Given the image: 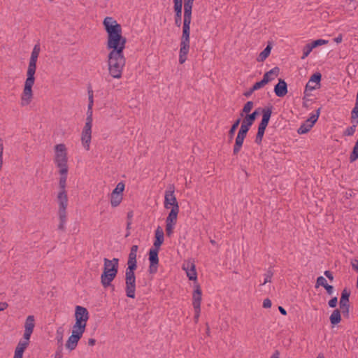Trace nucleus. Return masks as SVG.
Wrapping results in <instances>:
<instances>
[{
    "mask_svg": "<svg viewBox=\"0 0 358 358\" xmlns=\"http://www.w3.org/2000/svg\"><path fill=\"white\" fill-rule=\"evenodd\" d=\"M41 52L39 44H36L31 51L26 71L25 80L23 83L22 91L20 94V106H28L34 99L33 87L36 82V64Z\"/></svg>",
    "mask_w": 358,
    "mask_h": 358,
    "instance_id": "nucleus-1",
    "label": "nucleus"
},
{
    "mask_svg": "<svg viewBox=\"0 0 358 358\" xmlns=\"http://www.w3.org/2000/svg\"><path fill=\"white\" fill-rule=\"evenodd\" d=\"M194 0H184L182 34L180 38L179 62L183 64L187 58L190 47V24L192 18V8Z\"/></svg>",
    "mask_w": 358,
    "mask_h": 358,
    "instance_id": "nucleus-2",
    "label": "nucleus"
},
{
    "mask_svg": "<svg viewBox=\"0 0 358 358\" xmlns=\"http://www.w3.org/2000/svg\"><path fill=\"white\" fill-rule=\"evenodd\" d=\"M164 206L171 211L166 220V233L168 236L173 234L179 213V205L175 195V187L169 185L164 192Z\"/></svg>",
    "mask_w": 358,
    "mask_h": 358,
    "instance_id": "nucleus-3",
    "label": "nucleus"
},
{
    "mask_svg": "<svg viewBox=\"0 0 358 358\" xmlns=\"http://www.w3.org/2000/svg\"><path fill=\"white\" fill-rule=\"evenodd\" d=\"M119 260L117 258L103 259V273L101 275V283L104 288L109 287L115 278L118 271Z\"/></svg>",
    "mask_w": 358,
    "mask_h": 358,
    "instance_id": "nucleus-4",
    "label": "nucleus"
},
{
    "mask_svg": "<svg viewBox=\"0 0 358 358\" xmlns=\"http://www.w3.org/2000/svg\"><path fill=\"white\" fill-rule=\"evenodd\" d=\"M109 73L114 78H120L125 65L123 52L110 51L108 56Z\"/></svg>",
    "mask_w": 358,
    "mask_h": 358,
    "instance_id": "nucleus-5",
    "label": "nucleus"
},
{
    "mask_svg": "<svg viewBox=\"0 0 358 358\" xmlns=\"http://www.w3.org/2000/svg\"><path fill=\"white\" fill-rule=\"evenodd\" d=\"M53 161L56 167L59 169H69L68 148L64 143H58L53 148Z\"/></svg>",
    "mask_w": 358,
    "mask_h": 358,
    "instance_id": "nucleus-6",
    "label": "nucleus"
},
{
    "mask_svg": "<svg viewBox=\"0 0 358 358\" xmlns=\"http://www.w3.org/2000/svg\"><path fill=\"white\" fill-rule=\"evenodd\" d=\"M89 319V313L87 310L80 306H77L75 310V324L72 328L85 331L87 322Z\"/></svg>",
    "mask_w": 358,
    "mask_h": 358,
    "instance_id": "nucleus-7",
    "label": "nucleus"
},
{
    "mask_svg": "<svg viewBox=\"0 0 358 358\" xmlns=\"http://www.w3.org/2000/svg\"><path fill=\"white\" fill-rule=\"evenodd\" d=\"M126 40L122 33L108 36L107 48L111 51L123 52Z\"/></svg>",
    "mask_w": 358,
    "mask_h": 358,
    "instance_id": "nucleus-8",
    "label": "nucleus"
},
{
    "mask_svg": "<svg viewBox=\"0 0 358 358\" xmlns=\"http://www.w3.org/2000/svg\"><path fill=\"white\" fill-rule=\"evenodd\" d=\"M124 189V183L123 182H120L117 184L115 188L112 191L110 195V203L112 207H117L122 203Z\"/></svg>",
    "mask_w": 358,
    "mask_h": 358,
    "instance_id": "nucleus-9",
    "label": "nucleus"
},
{
    "mask_svg": "<svg viewBox=\"0 0 358 358\" xmlns=\"http://www.w3.org/2000/svg\"><path fill=\"white\" fill-rule=\"evenodd\" d=\"M182 268L189 280L197 283V272L195 262L193 259H185L182 263Z\"/></svg>",
    "mask_w": 358,
    "mask_h": 358,
    "instance_id": "nucleus-10",
    "label": "nucleus"
},
{
    "mask_svg": "<svg viewBox=\"0 0 358 358\" xmlns=\"http://www.w3.org/2000/svg\"><path fill=\"white\" fill-rule=\"evenodd\" d=\"M135 270L127 268L126 270V292L127 296L130 298L135 297L136 278L134 275Z\"/></svg>",
    "mask_w": 358,
    "mask_h": 358,
    "instance_id": "nucleus-11",
    "label": "nucleus"
},
{
    "mask_svg": "<svg viewBox=\"0 0 358 358\" xmlns=\"http://www.w3.org/2000/svg\"><path fill=\"white\" fill-rule=\"evenodd\" d=\"M271 116V110L270 109H264L263 110L262 119L258 127V131L256 136V143H260L264 136L266 128L268 124Z\"/></svg>",
    "mask_w": 358,
    "mask_h": 358,
    "instance_id": "nucleus-12",
    "label": "nucleus"
},
{
    "mask_svg": "<svg viewBox=\"0 0 358 358\" xmlns=\"http://www.w3.org/2000/svg\"><path fill=\"white\" fill-rule=\"evenodd\" d=\"M84 333V331L72 328L71 334L66 342L65 348L69 351L75 350Z\"/></svg>",
    "mask_w": 358,
    "mask_h": 358,
    "instance_id": "nucleus-13",
    "label": "nucleus"
},
{
    "mask_svg": "<svg viewBox=\"0 0 358 358\" xmlns=\"http://www.w3.org/2000/svg\"><path fill=\"white\" fill-rule=\"evenodd\" d=\"M103 24L108 34V36L122 33V28L120 24H119L117 22L111 17H105L103 22Z\"/></svg>",
    "mask_w": 358,
    "mask_h": 358,
    "instance_id": "nucleus-14",
    "label": "nucleus"
},
{
    "mask_svg": "<svg viewBox=\"0 0 358 358\" xmlns=\"http://www.w3.org/2000/svg\"><path fill=\"white\" fill-rule=\"evenodd\" d=\"M319 115L320 109H318L315 113L310 115V117L300 126L297 132L299 134H304L308 132L318 120Z\"/></svg>",
    "mask_w": 358,
    "mask_h": 358,
    "instance_id": "nucleus-15",
    "label": "nucleus"
},
{
    "mask_svg": "<svg viewBox=\"0 0 358 358\" xmlns=\"http://www.w3.org/2000/svg\"><path fill=\"white\" fill-rule=\"evenodd\" d=\"M155 238L153 248L149 252V272L150 273H155L157 272V230L155 231Z\"/></svg>",
    "mask_w": 358,
    "mask_h": 358,
    "instance_id": "nucleus-16",
    "label": "nucleus"
},
{
    "mask_svg": "<svg viewBox=\"0 0 358 358\" xmlns=\"http://www.w3.org/2000/svg\"><path fill=\"white\" fill-rule=\"evenodd\" d=\"M92 126L84 125L80 136L81 144L86 150H90L92 140Z\"/></svg>",
    "mask_w": 358,
    "mask_h": 358,
    "instance_id": "nucleus-17",
    "label": "nucleus"
},
{
    "mask_svg": "<svg viewBox=\"0 0 358 358\" xmlns=\"http://www.w3.org/2000/svg\"><path fill=\"white\" fill-rule=\"evenodd\" d=\"M321 79L322 75L319 72L312 75L306 85L305 92H312L319 89L320 87Z\"/></svg>",
    "mask_w": 358,
    "mask_h": 358,
    "instance_id": "nucleus-18",
    "label": "nucleus"
},
{
    "mask_svg": "<svg viewBox=\"0 0 358 358\" xmlns=\"http://www.w3.org/2000/svg\"><path fill=\"white\" fill-rule=\"evenodd\" d=\"M35 327V317L34 315H29L27 317L24 325V334L23 338L24 339H30L31 336L34 331V329Z\"/></svg>",
    "mask_w": 358,
    "mask_h": 358,
    "instance_id": "nucleus-19",
    "label": "nucleus"
},
{
    "mask_svg": "<svg viewBox=\"0 0 358 358\" xmlns=\"http://www.w3.org/2000/svg\"><path fill=\"white\" fill-rule=\"evenodd\" d=\"M257 115H258V113L255 110L253 113H252L249 115H245L244 117H243V120L241 122V125L240 129L243 130L245 132H248L249 131L250 127L254 123Z\"/></svg>",
    "mask_w": 358,
    "mask_h": 358,
    "instance_id": "nucleus-20",
    "label": "nucleus"
},
{
    "mask_svg": "<svg viewBox=\"0 0 358 358\" xmlns=\"http://www.w3.org/2000/svg\"><path fill=\"white\" fill-rule=\"evenodd\" d=\"M202 299L201 289L198 283L194 284V291L192 293V306L193 308H201Z\"/></svg>",
    "mask_w": 358,
    "mask_h": 358,
    "instance_id": "nucleus-21",
    "label": "nucleus"
},
{
    "mask_svg": "<svg viewBox=\"0 0 358 358\" xmlns=\"http://www.w3.org/2000/svg\"><path fill=\"white\" fill-rule=\"evenodd\" d=\"M58 211L66 210L68 206V196L66 192L58 191L57 194Z\"/></svg>",
    "mask_w": 358,
    "mask_h": 358,
    "instance_id": "nucleus-22",
    "label": "nucleus"
},
{
    "mask_svg": "<svg viewBox=\"0 0 358 358\" xmlns=\"http://www.w3.org/2000/svg\"><path fill=\"white\" fill-rule=\"evenodd\" d=\"M247 133L248 132L239 129L235 140V144L233 149V152L234 155H237L240 152L243 146L244 139L247 136Z\"/></svg>",
    "mask_w": 358,
    "mask_h": 358,
    "instance_id": "nucleus-23",
    "label": "nucleus"
},
{
    "mask_svg": "<svg viewBox=\"0 0 358 358\" xmlns=\"http://www.w3.org/2000/svg\"><path fill=\"white\" fill-rule=\"evenodd\" d=\"M138 245H133L131 248L128 262H127V268H130L131 270H136V255L138 252Z\"/></svg>",
    "mask_w": 358,
    "mask_h": 358,
    "instance_id": "nucleus-24",
    "label": "nucleus"
},
{
    "mask_svg": "<svg viewBox=\"0 0 358 358\" xmlns=\"http://www.w3.org/2000/svg\"><path fill=\"white\" fill-rule=\"evenodd\" d=\"M173 9L176 13L175 22L177 26L181 24L182 10V0H173Z\"/></svg>",
    "mask_w": 358,
    "mask_h": 358,
    "instance_id": "nucleus-25",
    "label": "nucleus"
},
{
    "mask_svg": "<svg viewBox=\"0 0 358 358\" xmlns=\"http://www.w3.org/2000/svg\"><path fill=\"white\" fill-rule=\"evenodd\" d=\"M349 296L350 292L344 289L340 299V308L343 313H348L349 311Z\"/></svg>",
    "mask_w": 358,
    "mask_h": 358,
    "instance_id": "nucleus-26",
    "label": "nucleus"
},
{
    "mask_svg": "<svg viewBox=\"0 0 358 358\" xmlns=\"http://www.w3.org/2000/svg\"><path fill=\"white\" fill-rule=\"evenodd\" d=\"M274 92L276 96L279 97L284 96L287 93V85L285 81L280 79L274 87Z\"/></svg>",
    "mask_w": 358,
    "mask_h": 358,
    "instance_id": "nucleus-27",
    "label": "nucleus"
},
{
    "mask_svg": "<svg viewBox=\"0 0 358 358\" xmlns=\"http://www.w3.org/2000/svg\"><path fill=\"white\" fill-rule=\"evenodd\" d=\"M69 169H59L58 172L59 174V191H66V180H67V175H68Z\"/></svg>",
    "mask_w": 358,
    "mask_h": 358,
    "instance_id": "nucleus-28",
    "label": "nucleus"
},
{
    "mask_svg": "<svg viewBox=\"0 0 358 358\" xmlns=\"http://www.w3.org/2000/svg\"><path fill=\"white\" fill-rule=\"evenodd\" d=\"M280 69L278 67H274L270 71H267L264 73L263 76V80L267 84L273 80H274L279 75Z\"/></svg>",
    "mask_w": 358,
    "mask_h": 358,
    "instance_id": "nucleus-29",
    "label": "nucleus"
},
{
    "mask_svg": "<svg viewBox=\"0 0 358 358\" xmlns=\"http://www.w3.org/2000/svg\"><path fill=\"white\" fill-rule=\"evenodd\" d=\"M29 340L30 339H24V338L22 340H20L16 346L15 353L23 356V353H24V350H26V348L28 347V345L29 344Z\"/></svg>",
    "mask_w": 358,
    "mask_h": 358,
    "instance_id": "nucleus-30",
    "label": "nucleus"
},
{
    "mask_svg": "<svg viewBox=\"0 0 358 358\" xmlns=\"http://www.w3.org/2000/svg\"><path fill=\"white\" fill-rule=\"evenodd\" d=\"M272 45L271 43H268L264 50L259 54L258 57H257V61L258 62H262L266 60V58L270 55Z\"/></svg>",
    "mask_w": 358,
    "mask_h": 358,
    "instance_id": "nucleus-31",
    "label": "nucleus"
},
{
    "mask_svg": "<svg viewBox=\"0 0 358 358\" xmlns=\"http://www.w3.org/2000/svg\"><path fill=\"white\" fill-rule=\"evenodd\" d=\"M329 319L331 324H338L341 320L340 311L338 310H334L331 314Z\"/></svg>",
    "mask_w": 358,
    "mask_h": 358,
    "instance_id": "nucleus-32",
    "label": "nucleus"
},
{
    "mask_svg": "<svg viewBox=\"0 0 358 358\" xmlns=\"http://www.w3.org/2000/svg\"><path fill=\"white\" fill-rule=\"evenodd\" d=\"M59 224L58 225V228L60 230H64L65 225L66 222V210L58 211Z\"/></svg>",
    "mask_w": 358,
    "mask_h": 358,
    "instance_id": "nucleus-33",
    "label": "nucleus"
},
{
    "mask_svg": "<svg viewBox=\"0 0 358 358\" xmlns=\"http://www.w3.org/2000/svg\"><path fill=\"white\" fill-rule=\"evenodd\" d=\"M254 107V103L252 101H248L243 106L242 110L240 113L241 117H244L245 115H249L250 111Z\"/></svg>",
    "mask_w": 358,
    "mask_h": 358,
    "instance_id": "nucleus-34",
    "label": "nucleus"
},
{
    "mask_svg": "<svg viewBox=\"0 0 358 358\" xmlns=\"http://www.w3.org/2000/svg\"><path fill=\"white\" fill-rule=\"evenodd\" d=\"M92 114H93L92 108H90V106H88L87 110V117L85 120V125L92 126V122H93Z\"/></svg>",
    "mask_w": 358,
    "mask_h": 358,
    "instance_id": "nucleus-35",
    "label": "nucleus"
},
{
    "mask_svg": "<svg viewBox=\"0 0 358 358\" xmlns=\"http://www.w3.org/2000/svg\"><path fill=\"white\" fill-rule=\"evenodd\" d=\"M313 50V48L312 47L311 44L307 43L302 50V56L301 59H305L311 52V51Z\"/></svg>",
    "mask_w": 358,
    "mask_h": 358,
    "instance_id": "nucleus-36",
    "label": "nucleus"
},
{
    "mask_svg": "<svg viewBox=\"0 0 358 358\" xmlns=\"http://www.w3.org/2000/svg\"><path fill=\"white\" fill-rule=\"evenodd\" d=\"M352 121L353 123H358V100L357 99L355 106L352 111Z\"/></svg>",
    "mask_w": 358,
    "mask_h": 358,
    "instance_id": "nucleus-37",
    "label": "nucleus"
},
{
    "mask_svg": "<svg viewBox=\"0 0 358 358\" xmlns=\"http://www.w3.org/2000/svg\"><path fill=\"white\" fill-rule=\"evenodd\" d=\"M64 338V329L60 327L56 331V340L58 343H62Z\"/></svg>",
    "mask_w": 358,
    "mask_h": 358,
    "instance_id": "nucleus-38",
    "label": "nucleus"
},
{
    "mask_svg": "<svg viewBox=\"0 0 358 358\" xmlns=\"http://www.w3.org/2000/svg\"><path fill=\"white\" fill-rule=\"evenodd\" d=\"M328 43H329V41L327 40L318 39V40L313 41L310 43L311 44L312 47L314 49L318 46L327 45Z\"/></svg>",
    "mask_w": 358,
    "mask_h": 358,
    "instance_id": "nucleus-39",
    "label": "nucleus"
},
{
    "mask_svg": "<svg viewBox=\"0 0 358 358\" xmlns=\"http://www.w3.org/2000/svg\"><path fill=\"white\" fill-rule=\"evenodd\" d=\"M356 124H357L355 123L352 126L347 127L344 131L343 134L347 136H352L356 131Z\"/></svg>",
    "mask_w": 358,
    "mask_h": 358,
    "instance_id": "nucleus-40",
    "label": "nucleus"
},
{
    "mask_svg": "<svg viewBox=\"0 0 358 358\" xmlns=\"http://www.w3.org/2000/svg\"><path fill=\"white\" fill-rule=\"evenodd\" d=\"M328 285L327 280L323 276H320L317 278V282L315 285V287L317 288L320 286H322L323 287H326Z\"/></svg>",
    "mask_w": 358,
    "mask_h": 358,
    "instance_id": "nucleus-41",
    "label": "nucleus"
},
{
    "mask_svg": "<svg viewBox=\"0 0 358 358\" xmlns=\"http://www.w3.org/2000/svg\"><path fill=\"white\" fill-rule=\"evenodd\" d=\"M241 123V119H238L236 120V122L233 124V125L231 126L229 131V134L231 138L233 137L237 127H238V125L240 124Z\"/></svg>",
    "mask_w": 358,
    "mask_h": 358,
    "instance_id": "nucleus-42",
    "label": "nucleus"
},
{
    "mask_svg": "<svg viewBox=\"0 0 358 358\" xmlns=\"http://www.w3.org/2000/svg\"><path fill=\"white\" fill-rule=\"evenodd\" d=\"M266 85L265 81L262 79V80L257 82L254 84V85L252 87V91H256L258 90L263 87H264Z\"/></svg>",
    "mask_w": 358,
    "mask_h": 358,
    "instance_id": "nucleus-43",
    "label": "nucleus"
},
{
    "mask_svg": "<svg viewBox=\"0 0 358 358\" xmlns=\"http://www.w3.org/2000/svg\"><path fill=\"white\" fill-rule=\"evenodd\" d=\"M273 277V273L271 271H267L264 275V282L262 283V285L266 284L267 282H270L271 281Z\"/></svg>",
    "mask_w": 358,
    "mask_h": 358,
    "instance_id": "nucleus-44",
    "label": "nucleus"
},
{
    "mask_svg": "<svg viewBox=\"0 0 358 358\" xmlns=\"http://www.w3.org/2000/svg\"><path fill=\"white\" fill-rule=\"evenodd\" d=\"M164 242V232L162 229H158V248Z\"/></svg>",
    "mask_w": 358,
    "mask_h": 358,
    "instance_id": "nucleus-45",
    "label": "nucleus"
},
{
    "mask_svg": "<svg viewBox=\"0 0 358 358\" xmlns=\"http://www.w3.org/2000/svg\"><path fill=\"white\" fill-rule=\"evenodd\" d=\"M194 320L195 323H197L199 322V319L201 315V308H194Z\"/></svg>",
    "mask_w": 358,
    "mask_h": 358,
    "instance_id": "nucleus-46",
    "label": "nucleus"
},
{
    "mask_svg": "<svg viewBox=\"0 0 358 358\" xmlns=\"http://www.w3.org/2000/svg\"><path fill=\"white\" fill-rule=\"evenodd\" d=\"M88 99H89L88 106H90V108H92L93 105H94V99H93V92L92 90L88 92Z\"/></svg>",
    "mask_w": 358,
    "mask_h": 358,
    "instance_id": "nucleus-47",
    "label": "nucleus"
},
{
    "mask_svg": "<svg viewBox=\"0 0 358 358\" xmlns=\"http://www.w3.org/2000/svg\"><path fill=\"white\" fill-rule=\"evenodd\" d=\"M337 303H338L337 297H334V298H332L331 300H329V306L331 308H334V307H336V306Z\"/></svg>",
    "mask_w": 358,
    "mask_h": 358,
    "instance_id": "nucleus-48",
    "label": "nucleus"
},
{
    "mask_svg": "<svg viewBox=\"0 0 358 358\" xmlns=\"http://www.w3.org/2000/svg\"><path fill=\"white\" fill-rule=\"evenodd\" d=\"M272 303L271 301L268 299H266L263 301V307L264 308H269L271 307Z\"/></svg>",
    "mask_w": 358,
    "mask_h": 358,
    "instance_id": "nucleus-49",
    "label": "nucleus"
},
{
    "mask_svg": "<svg viewBox=\"0 0 358 358\" xmlns=\"http://www.w3.org/2000/svg\"><path fill=\"white\" fill-rule=\"evenodd\" d=\"M8 307L6 302H0V312L6 310Z\"/></svg>",
    "mask_w": 358,
    "mask_h": 358,
    "instance_id": "nucleus-50",
    "label": "nucleus"
},
{
    "mask_svg": "<svg viewBox=\"0 0 358 358\" xmlns=\"http://www.w3.org/2000/svg\"><path fill=\"white\" fill-rule=\"evenodd\" d=\"M325 289L327 290V292L329 294H333V292H334V287L331 286V285H328L326 287H325Z\"/></svg>",
    "mask_w": 358,
    "mask_h": 358,
    "instance_id": "nucleus-51",
    "label": "nucleus"
},
{
    "mask_svg": "<svg viewBox=\"0 0 358 358\" xmlns=\"http://www.w3.org/2000/svg\"><path fill=\"white\" fill-rule=\"evenodd\" d=\"M351 264L354 269L358 271V260L357 259L353 260Z\"/></svg>",
    "mask_w": 358,
    "mask_h": 358,
    "instance_id": "nucleus-52",
    "label": "nucleus"
},
{
    "mask_svg": "<svg viewBox=\"0 0 358 358\" xmlns=\"http://www.w3.org/2000/svg\"><path fill=\"white\" fill-rule=\"evenodd\" d=\"M324 275H326V276H327V277L330 280H333V279H334V276H333L332 273H331L330 271H326L324 272Z\"/></svg>",
    "mask_w": 358,
    "mask_h": 358,
    "instance_id": "nucleus-53",
    "label": "nucleus"
},
{
    "mask_svg": "<svg viewBox=\"0 0 358 358\" xmlns=\"http://www.w3.org/2000/svg\"><path fill=\"white\" fill-rule=\"evenodd\" d=\"M334 41L336 43H340L342 42L343 41V36L341 34H339L337 37H336L334 39Z\"/></svg>",
    "mask_w": 358,
    "mask_h": 358,
    "instance_id": "nucleus-54",
    "label": "nucleus"
},
{
    "mask_svg": "<svg viewBox=\"0 0 358 358\" xmlns=\"http://www.w3.org/2000/svg\"><path fill=\"white\" fill-rule=\"evenodd\" d=\"M96 343V340L94 339V338H89L88 341H87V344L90 345V346H93Z\"/></svg>",
    "mask_w": 358,
    "mask_h": 358,
    "instance_id": "nucleus-55",
    "label": "nucleus"
},
{
    "mask_svg": "<svg viewBox=\"0 0 358 358\" xmlns=\"http://www.w3.org/2000/svg\"><path fill=\"white\" fill-rule=\"evenodd\" d=\"M278 310L280 312V313L282 314L283 315H287V311L282 306H279L278 307Z\"/></svg>",
    "mask_w": 358,
    "mask_h": 358,
    "instance_id": "nucleus-56",
    "label": "nucleus"
},
{
    "mask_svg": "<svg viewBox=\"0 0 358 358\" xmlns=\"http://www.w3.org/2000/svg\"><path fill=\"white\" fill-rule=\"evenodd\" d=\"M270 358H280L279 353L278 352H275L271 356Z\"/></svg>",
    "mask_w": 358,
    "mask_h": 358,
    "instance_id": "nucleus-57",
    "label": "nucleus"
},
{
    "mask_svg": "<svg viewBox=\"0 0 358 358\" xmlns=\"http://www.w3.org/2000/svg\"><path fill=\"white\" fill-rule=\"evenodd\" d=\"M13 358H22V355L15 353Z\"/></svg>",
    "mask_w": 358,
    "mask_h": 358,
    "instance_id": "nucleus-58",
    "label": "nucleus"
},
{
    "mask_svg": "<svg viewBox=\"0 0 358 358\" xmlns=\"http://www.w3.org/2000/svg\"><path fill=\"white\" fill-rule=\"evenodd\" d=\"M317 358H324L323 355H318Z\"/></svg>",
    "mask_w": 358,
    "mask_h": 358,
    "instance_id": "nucleus-59",
    "label": "nucleus"
},
{
    "mask_svg": "<svg viewBox=\"0 0 358 358\" xmlns=\"http://www.w3.org/2000/svg\"><path fill=\"white\" fill-rule=\"evenodd\" d=\"M356 99L358 100V93H357Z\"/></svg>",
    "mask_w": 358,
    "mask_h": 358,
    "instance_id": "nucleus-60",
    "label": "nucleus"
},
{
    "mask_svg": "<svg viewBox=\"0 0 358 358\" xmlns=\"http://www.w3.org/2000/svg\"><path fill=\"white\" fill-rule=\"evenodd\" d=\"M128 216H129V217H131V213H129V214H128Z\"/></svg>",
    "mask_w": 358,
    "mask_h": 358,
    "instance_id": "nucleus-61",
    "label": "nucleus"
},
{
    "mask_svg": "<svg viewBox=\"0 0 358 358\" xmlns=\"http://www.w3.org/2000/svg\"><path fill=\"white\" fill-rule=\"evenodd\" d=\"M58 358H61V357H58Z\"/></svg>",
    "mask_w": 358,
    "mask_h": 358,
    "instance_id": "nucleus-62",
    "label": "nucleus"
}]
</instances>
